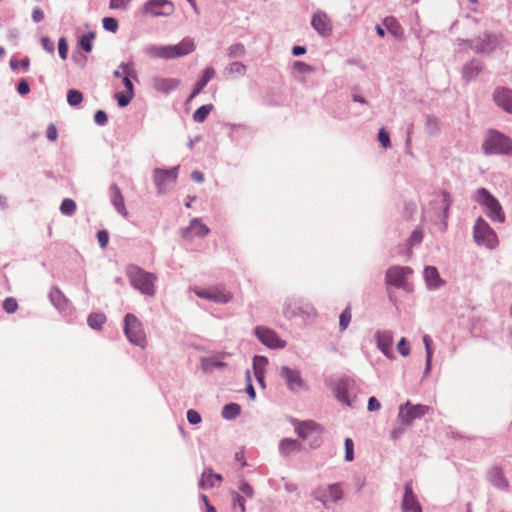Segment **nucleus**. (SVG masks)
Here are the masks:
<instances>
[{"label":"nucleus","mask_w":512,"mask_h":512,"mask_svg":"<svg viewBox=\"0 0 512 512\" xmlns=\"http://www.w3.org/2000/svg\"><path fill=\"white\" fill-rule=\"evenodd\" d=\"M131 285L141 293L154 296L156 276L146 272L136 265H129L126 270Z\"/></svg>","instance_id":"obj_1"},{"label":"nucleus","mask_w":512,"mask_h":512,"mask_svg":"<svg viewBox=\"0 0 512 512\" xmlns=\"http://www.w3.org/2000/svg\"><path fill=\"white\" fill-rule=\"evenodd\" d=\"M474 200L485 208L491 220L504 222L505 214L499 201L487 189L479 188L474 194Z\"/></svg>","instance_id":"obj_2"},{"label":"nucleus","mask_w":512,"mask_h":512,"mask_svg":"<svg viewBox=\"0 0 512 512\" xmlns=\"http://www.w3.org/2000/svg\"><path fill=\"white\" fill-rule=\"evenodd\" d=\"M194 49L195 45L193 41L184 39L180 43L172 46L150 47L148 52L154 57L172 59L190 54Z\"/></svg>","instance_id":"obj_3"},{"label":"nucleus","mask_w":512,"mask_h":512,"mask_svg":"<svg viewBox=\"0 0 512 512\" xmlns=\"http://www.w3.org/2000/svg\"><path fill=\"white\" fill-rule=\"evenodd\" d=\"M483 149L487 154L512 155V140L498 131L491 130L483 144Z\"/></svg>","instance_id":"obj_4"},{"label":"nucleus","mask_w":512,"mask_h":512,"mask_svg":"<svg viewBox=\"0 0 512 512\" xmlns=\"http://www.w3.org/2000/svg\"><path fill=\"white\" fill-rule=\"evenodd\" d=\"M473 237L478 245H484L488 249H494L498 245L496 233L482 217L475 222Z\"/></svg>","instance_id":"obj_5"},{"label":"nucleus","mask_w":512,"mask_h":512,"mask_svg":"<svg viewBox=\"0 0 512 512\" xmlns=\"http://www.w3.org/2000/svg\"><path fill=\"white\" fill-rule=\"evenodd\" d=\"M124 332L131 343L140 347L146 346V334L142 323L135 315L129 313L125 316Z\"/></svg>","instance_id":"obj_6"},{"label":"nucleus","mask_w":512,"mask_h":512,"mask_svg":"<svg viewBox=\"0 0 512 512\" xmlns=\"http://www.w3.org/2000/svg\"><path fill=\"white\" fill-rule=\"evenodd\" d=\"M295 431L304 440H311L312 446L318 447L321 443L323 428L314 421L298 422Z\"/></svg>","instance_id":"obj_7"},{"label":"nucleus","mask_w":512,"mask_h":512,"mask_svg":"<svg viewBox=\"0 0 512 512\" xmlns=\"http://www.w3.org/2000/svg\"><path fill=\"white\" fill-rule=\"evenodd\" d=\"M430 410L431 408L427 405H414L407 401L399 407L398 420L404 425H411L413 420L422 418Z\"/></svg>","instance_id":"obj_8"},{"label":"nucleus","mask_w":512,"mask_h":512,"mask_svg":"<svg viewBox=\"0 0 512 512\" xmlns=\"http://www.w3.org/2000/svg\"><path fill=\"white\" fill-rule=\"evenodd\" d=\"M174 12V5L169 0H148L142 7L145 16H169Z\"/></svg>","instance_id":"obj_9"},{"label":"nucleus","mask_w":512,"mask_h":512,"mask_svg":"<svg viewBox=\"0 0 512 512\" xmlns=\"http://www.w3.org/2000/svg\"><path fill=\"white\" fill-rule=\"evenodd\" d=\"M178 177V167L168 170L155 169L153 173L154 183L157 186L158 193L162 194L173 185Z\"/></svg>","instance_id":"obj_10"},{"label":"nucleus","mask_w":512,"mask_h":512,"mask_svg":"<svg viewBox=\"0 0 512 512\" xmlns=\"http://www.w3.org/2000/svg\"><path fill=\"white\" fill-rule=\"evenodd\" d=\"M313 496L316 500L322 502L324 505L328 501L337 502L343 497V490L340 484H331L326 488L319 487L314 490Z\"/></svg>","instance_id":"obj_11"},{"label":"nucleus","mask_w":512,"mask_h":512,"mask_svg":"<svg viewBox=\"0 0 512 512\" xmlns=\"http://www.w3.org/2000/svg\"><path fill=\"white\" fill-rule=\"evenodd\" d=\"M255 334L261 343L270 348H283L286 344L276 332L263 326L256 327Z\"/></svg>","instance_id":"obj_12"},{"label":"nucleus","mask_w":512,"mask_h":512,"mask_svg":"<svg viewBox=\"0 0 512 512\" xmlns=\"http://www.w3.org/2000/svg\"><path fill=\"white\" fill-rule=\"evenodd\" d=\"M281 377L286 381L288 388L291 391H299L305 388V383L301 378L298 369H291L288 366H282L280 369Z\"/></svg>","instance_id":"obj_13"},{"label":"nucleus","mask_w":512,"mask_h":512,"mask_svg":"<svg viewBox=\"0 0 512 512\" xmlns=\"http://www.w3.org/2000/svg\"><path fill=\"white\" fill-rule=\"evenodd\" d=\"M410 273H412V270L408 267H391L386 272V282L396 287H403Z\"/></svg>","instance_id":"obj_14"},{"label":"nucleus","mask_w":512,"mask_h":512,"mask_svg":"<svg viewBox=\"0 0 512 512\" xmlns=\"http://www.w3.org/2000/svg\"><path fill=\"white\" fill-rule=\"evenodd\" d=\"M403 512H422L421 505L412 489V483L405 484V493L402 501Z\"/></svg>","instance_id":"obj_15"},{"label":"nucleus","mask_w":512,"mask_h":512,"mask_svg":"<svg viewBox=\"0 0 512 512\" xmlns=\"http://www.w3.org/2000/svg\"><path fill=\"white\" fill-rule=\"evenodd\" d=\"M493 101L506 112L512 114V90L497 87L493 93Z\"/></svg>","instance_id":"obj_16"},{"label":"nucleus","mask_w":512,"mask_h":512,"mask_svg":"<svg viewBox=\"0 0 512 512\" xmlns=\"http://www.w3.org/2000/svg\"><path fill=\"white\" fill-rule=\"evenodd\" d=\"M195 292L200 298L209 299L217 303H227L232 299L230 292L219 288L196 290Z\"/></svg>","instance_id":"obj_17"},{"label":"nucleus","mask_w":512,"mask_h":512,"mask_svg":"<svg viewBox=\"0 0 512 512\" xmlns=\"http://www.w3.org/2000/svg\"><path fill=\"white\" fill-rule=\"evenodd\" d=\"M312 27L322 36H329L332 32V22L324 12H317L311 20Z\"/></svg>","instance_id":"obj_18"},{"label":"nucleus","mask_w":512,"mask_h":512,"mask_svg":"<svg viewBox=\"0 0 512 512\" xmlns=\"http://www.w3.org/2000/svg\"><path fill=\"white\" fill-rule=\"evenodd\" d=\"M210 232V229L198 218L190 221L189 227L182 230V237L190 239L193 236L204 237Z\"/></svg>","instance_id":"obj_19"},{"label":"nucleus","mask_w":512,"mask_h":512,"mask_svg":"<svg viewBox=\"0 0 512 512\" xmlns=\"http://www.w3.org/2000/svg\"><path fill=\"white\" fill-rule=\"evenodd\" d=\"M315 313V309L310 305V304H303L301 303L300 301H290L287 306H286V310H285V315L288 317V318H292V317H295V316H300V315H313Z\"/></svg>","instance_id":"obj_20"},{"label":"nucleus","mask_w":512,"mask_h":512,"mask_svg":"<svg viewBox=\"0 0 512 512\" xmlns=\"http://www.w3.org/2000/svg\"><path fill=\"white\" fill-rule=\"evenodd\" d=\"M377 346L389 359H394L393 334L390 331L378 332L376 334Z\"/></svg>","instance_id":"obj_21"},{"label":"nucleus","mask_w":512,"mask_h":512,"mask_svg":"<svg viewBox=\"0 0 512 512\" xmlns=\"http://www.w3.org/2000/svg\"><path fill=\"white\" fill-rule=\"evenodd\" d=\"M180 84V80L175 78L155 77L152 80L153 88L162 93H169L176 89Z\"/></svg>","instance_id":"obj_22"},{"label":"nucleus","mask_w":512,"mask_h":512,"mask_svg":"<svg viewBox=\"0 0 512 512\" xmlns=\"http://www.w3.org/2000/svg\"><path fill=\"white\" fill-rule=\"evenodd\" d=\"M488 478L491 484L499 489H507L509 487V482L499 467L491 468L488 473Z\"/></svg>","instance_id":"obj_23"},{"label":"nucleus","mask_w":512,"mask_h":512,"mask_svg":"<svg viewBox=\"0 0 512 512\" xmlns=\"http://www.w3.org/2000/svg\"><path fill=\"white\" fill-rule=\"evenodd\" d=\"M222 482V476L220 474L213 473L212 470H206L203 472L199 487L201 489H209L220 485Z\"/></svg>","instance_id":"obj_24"},{"label":"nucleus","mask_w":512,"mask_h":512,"mask_svg":"<svg viewBox=\"0 0 512 512\" xmlns=\"http://www.w3.org/2000/svg\"><path fill=\"white\" fill-rule=\"evenodd\" d=\"M112 203L116 210L125 218L128 217V211L125 207L124 197L117 185L112 186Z\"/></svg>","instance_id":"obj_25"},{"label":"nucleus","mask_w":512,"mask_h":512,"mask_svg":"<svg viewBox=\"0 0 512 512\" xmlns=\"http://www.w3.org/2000/svg\"><path fill=\"white\" fill-rule=\"evenodd\" d=\"M215 70L211 67H208L204 70L202 78L196 83L189 99H193L196 97L207 85V83L214 77Z\"/></svg>","instance_id":"obj_26"},{"label":"nucleus","mask_w":512,"mask_h":512,"mask_svg":"<svg viewBox=\"0 0 512 512\" xmlns=\"http://www.w3.org/2000/svg\"><path fill=\"white\" fill-rule=\"evenodd\" d=\"M49 297L53 305L58 309L63 310L68 305V300L65 295L56 287L51 289Z\"/></svg>","instance_id":"obj_27"},{"label":"nucleus","mask_w":512,"mask_h":512,"mask_svg":"<svg viewBox=\"0 0 512 512\" xmlns=\"http://www.w3.org/2000/svg\"><path fill=\"white\" fill-rule=\"evenodd\" d=\"M424 277L427 284L430 287H439L441 285V279L439 277L438 270L433 266H428L424 270Z\"/></svg>","instance_id":"obj_28"},{"label":"nucleus","mask_w":512,"mask_h":512,"mask_svg":"<svg viewBox=\"0 0 512 512\" xmlns=\"http://www.w3.org/2000/svg\"><path fill=\"white\" fill-rule=\"evenodd\" d=\"M300 448V443L294 439H283L279 445L281 453L286 456L299 451Z\"/></svg>","instance_id":"obj_29"},{"label":"nucleus","mask_w":512,"mask_h":512,"mask_svg":"<svg viewBox=\"0 0 512 512\" xmlns=\"http://www.w3.org/2000/svg\"><path fill=\"white\" fill-rule=\"evenodd\" d=\"M384 25L386 29L395 37H401L403 35V28L399 22L393 17H387L384 19Z\"/></svg>","instance_id":"obj_30"},{"label":"nucleus","mask_w":512,"mask_h":512,"mask_svg":"<svg viewBox=\"0 0 512 512\" xmlns=\"http://www.w3.org/2000/svg\"><path fill=\"white\" fill-rule=\"evenodd\" d=\"M212 109H213L212 104H206V105L199 107L192 115L193 120L197 123L204 122L206 120V118L208 117V115L210 114V112L212 111Z\"/></svg>","instance_id":"obj_31"},{"label":"nucleus","mask_w":512,"mask_h":512,"mask_svg":"<svg viewBox=\"0 0 512 512\" xmlns=\"http://www.w3.org/2000/svg\"><path fill=\"white\" fill-rule=\"evenodd\" d=\"M88 325L93 329H101L106 322V316L101 313H93L87 319Z\"/></svg>","instance_id":"obj_32"},{"label":"nucleus","mask_w":512,"mask_h":512,"mask_svg":"<svg viewBox=\"0 0 512 512\" xmlns=\"http://www.w3.org/2000/svg\"><path fill=\"white\" fill-rule=\"evenodd\" d=\"M241 408L236 403H230L224 406L222 416L225 419H233L240 414Z\"/></svg>","instance_id":"obj_33"},{"label":"nucleus","mask_w":512,"mask_h":512,"mask_svg":"<svg viewBox=\"0 0 512 512\" xmlns=\"http://www.w3.org/2000/svg\"><path fill=\"white\" fill-rule=\"evenodd\" d=\"M76 211V203L70 198H66L60 205V212L63 215L71 216Z\"/></svg>","instance_id":"obj_34"},{"label":"nucleus","mask_w":512,"mask_h":512,"mask_svg":"<svg viewBox=\"0 0 512 512\" xmlns=\"http://www.w3.org/2000/svg\"><path fill=\"white\" fill-rule=\"evenodd\" d=\"M232 506L234 512H246L245 509V500L243 496L240 494L233 492L232 493Z\"/></svg>","instance_id":"obj_35"},{"label":"nucleus","mask_w":512,"mask_h":512,"mask_svg":"<svg viewBox=\"0 0 512 512\" xmlns=\"http://www.w3.org/2000/svg\"><path fill=\"white\" fill-rule=\"evenodd\" d=\"M423 343L425 345L426 349V371L430 370L431 367V360H432V339L430 336L425 335L423 337Z\"/></svg>","instance_id":"obj_36"},{"label":"nucleus","mask_w":512,"mask_h":512,"mask_svg":"<svg viewBox=\"0 0 512 512\" xmlns=\"http://www.w3.org/2000/svg\"><path fill=\"white\" fill-rule=\"evenodd\" d=\"M483 69V66L478 62H471L469 65H467L464 69L465 76L467 78H472L478 73H480Z\"/></svg>","instance_id":"obj_37"},{"label":"nucleus","mask_w":512,"mask_h":512,"mask_svg":"<svg viewBox=\"0 0 512 512\" xmlns=\"http://www.w3.org/2000/svg\"><path fill=\"white\" fill-rule=\"evenodd\" d=\"M83 100V94L78 90H69L67 94V101L71 106L79 105Z\"/></svg>","instance_id":"obj_38"},{"label":"nucleus","mask_w":512,"mask_h":512,"mask_svg":"<svg viewBox=\"0 0 512 512\" xmlns=\"http://www.w3.org/2000/svg\"><path fill=\"white\" fill-rule=\"evenodd\" d=\"M94 40V34L88 33L85 35H82L80 38V46L85 52H90L92 50V43Z\"/></svg>","instance_id":"obj_39"},{"label":"nucleus","mask_w":512,"mask_h":512,"mask_svg":"<svg viewBox=\"0 0 512 512\" xmlns=\"http://www.w3.org/2000/svg\"><path fill=\"white\" fill-rule=\"evenodd\" d=\"M227 71L231 75H244L246 66L241 62H233L227 67Z\"/></svg>","instance_id":"obj_40"},{"label":"nucleus","mask_w":512,"mask_h":512,"mask_svg":"<svg viewBox=\"0 0 512 512\" xmlns=\"http://www.w3.org/2000/svg\"><path fill=\"white\" fill-rule=\"evenodd\" d=\"M351 308L347 307L340 315L339 325L341 330H345L351 321Z\"/></svg>","instance_id":"obj_41"},{"label":"nucleus","mask_w":512,"mask_h":512,"mask_svg":"<svg viewBox=\"0 0 512 512\" xmlns=\"http://www.w3.org/2000/svg\"><path fill=\"white\" fill-rule=\"evenodd\" d=\"M267 358L264 356H255L253 359V370L256 372H264L267 365Z\"/></svg>","instance_id":"obj_42"},{"label":"nucleus","mask_w":512,"mask_h":512,"mask_svg":"<svg viewBox=\"0 0 512 512\" xmlns=\"http://www.w3.org/2000/svg\"><path fill=\"white\" fill-rule=\"evenodd\" d=\"M226 364L215 359L209 358L203 361V368L206 371H212L214 368H223Z\"/></svg>","instance_id":"obj_43"},{"label":"nucleus","mask_w":512,"mask_h":512,"mask_svg":"<svg viewBox=\"0 0 512 512\" xmlns=\"http://www.w3.org/2000/svg\"><path fill=\"white\" fill-rule=\"evenodd\" d=\"M133 94L134 93H130V92H125V93H117L115 95L117 101H118V104L120 107H125L127 106L130 101L132 100L133 98Z\"/></svg>","instance_id":"obj_44"},{"label":"nucleus","mask_w":512,"mask_h":512,"mask_svg":"<svg viewBox=\"0 0 512 512\" xmlns=\"http://www.w3.org/2000/svg\"><path fill=\"white\" fill-rule=\"evenodd\" d=\"M293 67L299 73H312L316 71L315 67L302 61H296Z\"/></svg>","instance_id":"obj_45"},{"label":"nucleus","mask_w":512,"mask_h":512,"mask_svg":"<svg viewBox=\"0 0 512 512\" xmlns=\"http://www.w3.org/2000/svg\"><path fill=\"white\" fill-rule=\"evenodd\" d=\"M3 309L7 313H14L18 309V303L15 298L9 297L6 298L3 302Z\"/></svg>","instance_id":"obj_46"},{"label":"nucleus","mask_w":512,"mask_h":512,"mask_svg":"<svg viewBox=\"0 0 512 512\" xmlns=\"http://www.w3.org/2000/svg\"><path fill=\"white\" fill-rule=\"evenodd\" d=\"M354 459V444L352 439H345V460L350 462Z\"/></svg>","instance_id":"obj_47"},{"label":"nucleus","mask_w":512,"mask_h":512,"mask_svg":"<svg viewBox=\"0 0 512 512\" xmlns=\"http://www.w3.org/2000/svg\"><path fill=\"white\" fill-rule=\"evenodd\" d=\"M102 24L103 27L110 32H116L118 29V22L115 18L112 17L103 18Z\"/></svg>","instance_id":"obj_48"},{"label":"nucleus","mask_w":512,"mask_h":512,"mask_svg":"<svg viewBox=\"0 0 512 512\" xmlns=\"http://www.w3.org/2000/svg\"><path fill=\"white\" fill-rule=\"evenodd\" d=\"M58 52L62 60H66L68 56V43L64 37H61L58 41Z\"/></svg>","instance_id":"obj_49"},{"label":"nucleus","mask_w":512,"mask_h":512,"mask_svg":"<svg viewBox=\"0 0 512 512\" xmlns=\"http://www.w3.org/2000/svg\"><path fill=\"white\" fill-rule=\"evenodd\" d=\"M397 350L403 357H406L410 354V345L404 337L401 338L397 343Z\"/></svg>","instance_id":"obj_50"},{"label":"nucleus","mask_w":512,"mask_h":512,"mask_svg":"<svg viewBox=\"0 0 512 512\" xmlns=\"http://www.w3.org/2000/svg\"><path fill=\"white\" fill-rule=\"evenodd\" d=\"M378 140L384 148H389L391 146L389 133L384 128L379 130Z\"/></svg>","instance_id":"obj_51"},{"label":"nucleus","mask_w":512,"mask_h":512,"mask_svg":"<svg viewBox=\"0 0 512 512\" xmlns=\"http://www.w3.org/2000/svg\"><path fill=\"white\" fill-rule=\"evenodd\" d=\"M187 420L190 424L196 425L201 422V416L196 410H188Z\"/></svg>","instance_id":"obj_52"},{"label":"nucleus","mask_w":512,"mask_h":512,"mask_svg":"<svg viewBox=\"0 0 512 512\" xmlns=\"http://www.w3.org/2000/svg\"><path fill=\"white\" fill-rule=\"evenodd\" d=\"M122 69H123V74H125L124 78H123V84L126 88V91L127 92H130V93H134L133 91V84L129 78V73L127 72V66L123 65L122 66Z\"/></svg>","instance_id":"obj_53"},{"label":"nucleus","mask_w":512,"mask_h":512,"mask_svg":"<svg viewBox=\"0 0 512 512\" xmlns=\"http://www.w3.org/2000/svg\"><path fill=\"white\" fill-rule=\"evenodd\" d=\"M423 235L420 230H414L408 239V244L413 246L419 244L422 241Z\"/></svg>","instance_id":"obj_54"},{"label":"nucleus","mask_w":512,"mask_h":512,"mask_svg":"<svg viewBox=\"0 0 512 512\" xmlns=\"http://www.w3.org/2000/svg\"><path fill=\"white\" fill-rule=\"evenodd\" d=\"M97 239L102 248H105L109 241V234L105 230H100L97 233Z\"/></svg>","instance_id":"obj_55"},{"label":"nucleus","mask_w":512,"mask_h":512,"mask_svg":"<svg viewBox=\"0 0 512 512\" xmlns=\"http://www.w3.org/2000/svg\"><path fill=\"white\" fill-rule=\"evenodd\" d=\"M94 120L98 125L106 124L108 120L106 112H104L103 110H98L94 115Z\"/></svg>","instance_id":"obj_56"},{"label":"nucleus","mask_w":512,"mask_h":512,"mask_svg":"<svg viewBox=\"0 0 512 512\" xmlns=\"http://www.w3.org/2000/svg\"><path fill=\"white\" fill-rule=\"evenodd\" d=\"M41 45H42L43 49L45 51H47L48 53L54 52V42L50 38L43 37L41 39Z\"/></svg>","instance_id":"obj_57"},{"label":"nucleus","mask_w":512,"mask_h":512,"mask_svg":"<svg viewBox=\"0 0 512 512\" xmlns=\"http://www.w3.org/2000/svg\"><path fill=\"white\" fill-rule=\"evenodd\" d=\"M46 137L50 141H56L58 137V131L54 124H50L46 131Z\"/></svg>","instance_id":"obj_58"},{"label":"nucleus","mask_w":512,"mask_h":512,"mask_svg":"<svg viewBox=\"0 0 512 512\" xmlns=\"http://www.w3.org/2000/svg\"><path fill=\"white\" fill-rule=\"evenodd\" d=\"M130 0H110L111 9H124Z\"/></svg>","instance_id":"obj_59"},{"label":"nucleus","mask_w":512,"mask_h":512,"mask_svg":"<svg viewBox=\"0 0 512 512\" xmlns=\"http://www.w3.org/2000/svg\"><path fill=\"white\" fill-rule=\"evenodd\" d=\"M17 91L21 95H26L29 93L30 88H29L28 82L25 79L20 80V82L18 83V86H17Z\"/></svg>","instance_id":"obj_60"},{"label":"nucleus","mask_w":512,"mask_h":512,"mask_svg":"<svg viewBox=\"0 0 512 512\" xmlns=\"http://www.w3.org/2000/svg\"><path fill=\"white\" fill-rule=\"evenodd\" d=\"M441 196H442V198H443L444 214H445V216H447L448 210H449V208H450V206H451V202H452V201H451V198H450V194H449V193H447V192H445V191H443V192L441 193Z\"/></svg>","instance_id":"obj_61"},{"label":"nucleus","mask_w":512,"mask_h":512,"mask_svg":"<svg viewBox=\"0 0 512 512\" xmlns=\"http://www.w3.org/2000/svg\"><path fill=\"white\" fill-rule=\"evenodd\" d=\"M240 491L242 492V494L249 498H251L254 494L253 488L247 483L241 484Z\"/></svg>","instance_id":"obj_62"},{"label":"nucleus","mask_w":512,"mask_h":512,"mask_svg":"<svg viewBox=\"0 0 512 512\" xmlns=\"http://www.w3.org/2000/svg\"><path fill=\"white\" fill-rule=\"evenodd\" d=\"M380 408H381L380 402L375 397H371L368 401V410L369 411H377Z\"/></svg>","instance_id":"obj_63"},{"label":"nucleus","mask_w":512,"mask_h":512,"mask_svg":"<svg viewBox=\"0 0 512 512\" xmlns=\"http://www.w3.org/2000/svg\"><path fill=\"white\" fill-rule=\"evenodd\" d=\"M32 19L35 22H40L44 19V13L39 7L34 8L32 12Z\"/></svg>","instance_id":"obj_64"}]
</instances>
